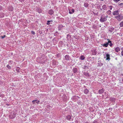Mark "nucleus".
Returning a JSON list of instances; mask_svg holds the SVG:
<instances>
[{
    "label": "nucleus",
    "mask_w": 123,
    "mask_h": 123,
    "mask_svg": "<svg viewBox=\"0 0 123 123\" xmlns=\"http://www.w3.org/2000/svg\"><path fill=\"white\" fill-rule=\"evenodd\" d=\"M122 81L123 82V79L122 80Z\"/></svg>",
    "instance_id": "36"
},
{
    "label": "nucleus",
    "mask_w": 123,
    "mask_h": 123,
    "mask_svg": "<svg viewBox=\"0 0 123 123\" xmlns=\"http://www.w3.org/2000/svg\"><path fill=\"white\" fill-rule=\"evenodd\" d=\"M120 26L121 27H123V21H122L120 23Z\"/></svg>",
    "instance_id": "20"
},
{
    "label": "nucleus",
    "mask_w": 123,
    "mask_h": 123,
    "mask_svg": "<svg viewBox=\"0 0 123 123\" xmlns=\"http://www.w3.org/2000/svg\"><path fill=\"white\" fill-rule=\"evenodd\" d=\"M109 7L110 9L111 10L112 9V6H109Z\"/></svg>",
    "instance_id": "26"
},
{
    "label": "nucleus",
    "mask_w": 123,
    "mask_h": 123,
    "mask_svg": "<svg viewBox=\"0 0 123 123\" xmlns=\"http://www.w3.org/2000/svg\"><path fill=\"white\" fill-rule=\"evenodd\" d=\"M72 12L69 11V13L70 14H72L74 12V9H72L71 10Z\"/></svg>",
    "instance_id": "19"
},
{
    "label": "nucleus",
    "mask_w": 123,
    "mask_h": 123,
    "mask_svg": "<svg viewBox=\"0 0 123 123\" xmlns=\"http://www.w3.org/2000/svg\"><path fill=\"white\" fill-rule=\"evenodd\" d=\"M102 8L103 9H104V10H105L106 9V5H103L102 6Z\"/></svg>",
    "instance_id": "18"
},
{
    "label": "nucleus",
    "mask_w": 123,
    "mask_h": 123,
    "mask_svg": "<svg viewBox=\"0 0 123 123\" xmlns=\"http://www.w3.org/2000/svg\"><path fill=\"white\" fill-rule=\"evenodd\" d=\"M65 59L66 60H69L70 59V56L68 55H67L65 56Z\"/></svg>",
    "instance_id": "4"
},
{
    "label": "nucleus",
    "mask_w": 123,
    "mask_h": 123,
    "mask_svg": "<svg viewBox=\"0 0 123 123\" xmlns=\"http://www.w3.org/2000/svg\"><path fill=\"white\" fill-rule=\"evenodd\" d=\"M106 60H110V55L109 54L107 53L106 54Z\"/></svg>",
    "instance_id": "7"
},
{
    "label": "nucleus",
    "mask_w": 123,
    "mask_h": 123,
    "mask_svg": "<svg viewBox=\"0 0 123 123\" xmlns=\"http://www.w3.org/2000/svg\"><path fill=\"white\" fill-rule=\"evenodd\" d=\"M36 103H37V104H38L40 102V101L39 100H37V101H36Z\"/></svg>",
    "instance_id": "27"
},
{
    "label": "nucleus",
    "mask_w": 123,
    "mask_h": 123,
    "mask_svg": "<svg viewBox=\"0 0 123 123\" xmlns=\"http://www.w3.org/2000/svg\"><path fill=\"white\" fill-rule=\"evenodd\" d=\"M121 49L122 50L121 52V55L123 56V47L121 48Z\"/></svg>",
    "instance_id": "21"
},
{
    "label": "nucleus",
    "mask_w": 123,
    "mask_h": 123,
    "mask_svg": "<svg viewBox=\"0 0 123 123\" xmlns=\"http://www.w3.org/2000/svg\"><path fill=\"white\" fill-rule=\"evenodd\" d=\"M123 17L122 15H118L116 17V18L119 21H120L123 19Z\"/></svg>",
    "instance_id": "2"
},
{
    "label": "nucleus",
    "mask_w": 123,
    "mask_h": 123,
    "mask_svg": "<svg viewBox=\"0 0 123 123\" xmlns=\"http://www.w3.org/2000/svg\"><path fill=\"white\" fill-rule=\"evenodd\" d=\"M107 13L110 14L111 13V11L110 10H108L107 12Z\"/></svg>",
    "instance_id": "22"
},
{
    "label": "nucleus",
    "mask_w": 123,
    "mask_h": 123,
    "mask_svg": "<svg viewBox=\"0 0 123 123\" xmlns=\"http://www.w3.org/2000/svg\"><path fill=\"white\" fill-rule=\"evenodd\" d=\"M89 90L87 89H85L84 91V93L86 94H87L89 92Z\"/></svg>",
    "instance_id": "10"
},
{
    "label": "nucleus",
    "mask_w": 123,
    "mask_h": 123,
    "mask_svg": "<svg viewBox=\"0 0 123 123\" xmlns=\"http://www.w3.org/2000/svg\"><path fill=\"white\" fill-rule=\"evenodd\" d=\"M20 1L22 2L24 0H19Z\"/></svg>",
    "instance_id": "33"
},
{
    "label": "nucleus",
    "mask_w": 123,
    "mask_h": 123,
    "mask_svg": "<svg viewBox=\"0 0 123 123\" xmlns=\"http://www.w3.org/2000/svg\"><path fill=\"white\" fill-rule=\"evenodd\" d=\"M98 123V122L94 120L93 121V123Z\"/></svg>",
    "instance_id": "31"
},
{
    "label": "nucleus",
    "mask_w": 123,
    "mask_h": 123,
    "mask_svg": "<svg viewBox=\"0 0 123 123\" xmlns=\"http://www.w3.org/2000/svg\"><path fill=\"white\" fill-rule=\"evenodd\" d=\"M6 67L7 68H8L11 69V66H9V65H8Z\"/></svg>",
    "instance_id": "24"
},
{
    "label": "nucleus",
    "mask_w": 123,
    "mask_h": 123,
    "mask_svg": "<svg viewBox=\"0 0 123 123\" xmlns=\"http://www.w3.org/2000/svg\"><path fill=\"white\" fill-rule=\"evenodd\" d=\"M36 101H37V100H34L32 101V102L34 104H35V103L34 102Z\"/></svg>",
    "instance_id": "28"
},
{
    "label": "nucleus",
    "mask_w": 123,
    "mask_h": 123,
    "mask_svg": "<svg viewBox=\"0 0 123 123\" xmlns=\"http://www.w3.org/2000/svg\"><path fill=\"white\" fill-rule=\"evenodd\" d=\"M78 71V70L76 68H75L73 69V71L74 73H76Z\"/></svg>",
    "instance_id": "15"
},
{
    "label": "nucleus",
    "mask_w": 123,
    "mask_h": 123,
    "mask_svg": "<svg viewBox=\"0 0 123 123\" xmlns=\"http://www.w3.org/2000/svg\"><path fill=\"white\" fill-rule=\"evenodd\" d=\"M84 75L85 76H89V74L87 72H84Z\"/></svg>",
    "instance_id": "17"
},
{
    "label": "nucleus",
    "mask_w": 123,
    "mask_h": 123,
    "mask_svg": "<svg viewBox=\"0 0 123 123\" xmlns=\"http://www.w3.org/2000/svg\"><path fill=\"white\" fill-rule=\"evenodd\" d=\"M85 67V68L86 67H87V66H84Z\"/></svg>",
    "instance_id": "35"
},
{
    "label": "nucleus",
    "mask_w": 123,
    "mask_h": 123,
    "mask_svg": "<svg viewBox=\"0 0 123 123\" xmlns=\"http://www.w3.org/2000/svg\"><path fill=\"white\" fill-rule=\"evenodd\" d=\"M104 92V90L103 89H102L99 90L98 92L99 94H102Z\"/></svg>",
    "instance_id": "14"
},
{
    "label": "nucleus",
    "mask_w": 123,
    "mask_h": 123,
    "mask_svg": "<svg viewBox=\"0 0 123 123\" xmlns=\"http://www.w3.org/2000/svg\"><path fill=\"white\" fill-rule=\"evenodd\" d=\"M84 6L85 7H87L88 6V3L87 2L85 3L84 4Z\"/></svg>",
    "instance_id": "16"
},
{
    "label": "nucleus",
    "mask_w": 123,
    "mask_h": 123,
    "mask_svg": "<svg viewBox=\"0 0 123 123\" xmlns=\"http://www.w3.org/2000/svg\"><path fill=\"white\" fill-rule=\"evenodd\" d=\"M110 99L111 100H115V99L114 98H110Z\"/></svg>",
    "instance_id": "25"
},
{
    "label": "nucleus",
    "mask_w": 123,
    "mask_h": 123,
    "mask_svg": "<svg viewBox=\"0 0 123 123\" xmlns=\"http://www.w3.org/2000/svg\"><path fill=\"white\" fill-rule=\"evenodd\" d=\"M108 17V16L104 14H103L101 17V18L100 20V21L101 22H103L106 21L107 20V18Z\"/></svg>",
    "instance_id": "1"
},
{
    "label": "nucleus",
    "mask_w": 123,
    "mask_h": 123,
    "mask_svg": "<svg viewBox=\"0 0 123 123\" xmlns=\"http://www.w3.org/2000/svg\"><path fill=\"white\" fill-rule=\"evenodd\" d=\"M118 14V11H117L114 12H113V14L114 15H117Z\"/></svg>",
    "instance_id": "11"
},
{
    "label": "nucleus",
    "mask_w": 123,
    "mask_h": 123,
    "mask_svg": "<svg viewBox=\"0 0 123 123\" xmlns=\"http://www.w3.org/2000/svg\"><path fill=\"white\" fill-rule=\"evenodd\" d=\"M120 50V49L118 47H117L115 49V51L117 52H118Z\"/></svg>",
    "instance_id": "9"
},
{
    "label": "nucleus",
    "mask_w": 123,
    "mask_h": 123,
    "mask_svg": "<svg viewBox=\"0 0 123 123\" xmlns=\"http://www.w3.org/2000/svg\"><path fill=\"white\" fill-rule=\"evenodd\" d=\"M6 35H4V36H2L1 37V38H5V37H6Z\"/></svg>",
    "instance_id": "30"
},
{
    "label": "nucleus",
    "mask_w": 123,
    "mask_h": 123,
    "mask_svg": "<svg viewBox=\"0 0 123 123\" xmlns=\"http://www.w3.org/2000/svg\"><path fill=\"white\" fill-rule=\"evenodd\" d=\"M66 118L68 120H70L71 118V116L70 115H68L66 117Z\"/></svg>",
    "instance_id": "8"
},
{
    "label": "nucleus",
    "mask_w": 123,
    "mask_h": 123,
    "mask_svg": "<svg viewBox=\"0 0 123 123\" xmlns=\"http://www.w3.org/2000/svg\"><path fill=\"white\" fill-rule=\"evenodd\" d=\"M80 59L81 60H83L85 59V57L83 55H81L80 56Z\"/></svg>",
    "instance_id": "13"
},
{
    "label": "nucleus",
    "mask_w": 123,
    "mask_h": 123,
    "mask_svg": "<svg viewBox=\"0 0 123 123\" xmlns=\"http://www.w3.org/2000/svg\"><path fill=\"white\" fill-rule=\"evenodd\" d=\"M31 33L33 35H34L35 34V32L33 31H31Z\"/></svg>",
    "instance_id": "29"
},
{
    "label": "nucleus",
    "mask_w": 123,
    "mask_h": 123,
    "mask_svg": "<svg viewBox=\"0 0 123 123\" xmlns=\"http://www.w3.org/2000/svg\"><path fill=\"white\" fill-rule=\"evenodd\" d=\"M108 45V42L107 43H104V44L102 46L104 47H107Z\"/></svg>",
    "instance_id": "12"
},
{
    "label": "nucleus",
    "mask_w": 123,
    "mask_h": 123,
    "mask_svg": "<svg viewBox=\"0 0 123 123\" xmlns=\"http://www.w3.org/2000/svg\"><path fill=\"white\" fill-rule=\"evenodd\" d=\"M107 40L108 41V44H109V43H110V44H109V45L111 47L113 45V44L112 43L111 41H110L109 39H107Z\"/></svg>",
    "instance_id": "6"
},
{
    "label": "nucleus",
    "mask_w": 123,
    "mask_h": 123,
    "mask_svg": "<svg viewBox=\"0 0 123 123\" xmlns=\"http://www.w3.org/2000/svg\"><path fill=\"white\" fill-rule=\"evenodd\" d=\"M114 1L118 2L120 0H113Z\"/></svg>",
    "instance_id": "32"
},
{
    "label": "nucleus",
    "mask_w": 123,
    "mask_h": 123,
    "mask_svg": "<svg viewBox=\"0 0 123 123\" xmlns=\"http://www.w3.org/2000/svg\"><path fill=\"white\" fill-rule=\"evenodd\" d=\"M50 22V21L49 20H48L47 21V24L48 25H49V24H50L49 23V22Z\"/></svg>",
    "instance_id": "23"
},
{
    "label": "nucleus",
    "mask_w": 123,
    "mask_h": 123,
    "mask_svg": "<svg viewBox=\"0 0 123 123\" xmlns=\"http://www.w3.org/2000/svg\"><path fill=\"white\" fill-rule=\"evenodd\" d=\"M48 13L50 15L53 14L54 13V12L52 9H50L48 11Z\"/></svg>",
    "instance_id": "5"
},
{
    "label": "nucleus",
    "mask_w": 123,
    "mask_h": 123,
    "mask_svg": "<svg viewBox=\"0 0 123 123\" xmlns=\"http://www.w3.org/2000/svg\"><path fill=\"white\" fill-rule=\"evenodd\" d=\"M16 116V114L14 113V112L12 111V114L10 116V118L11 119H13Z\"/></svg>",
    "instance_id": "3"
},
{
    "label": "nucleus",
    "mask_w": 123,
    "mask_h": 123,
    "mask_svg": "<svg viewBox=\"0 0 123 123\" xmlns=\"http://www.w3.org/2000/svg\"><path fill=\"white\" fill-rule=\"evenodd\" d=\"M38 12L39 13H40L41 12V11H40V12H39V11H38Z\"/></svg>",
    "instance_id": "34"
}]
</instances>
